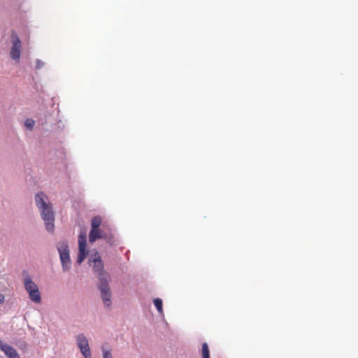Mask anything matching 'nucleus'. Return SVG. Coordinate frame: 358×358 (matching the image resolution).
Returning <instances> with one entry per match:
<instances>
[{
    "label": "nucleus",
    "mask_w": 358,
    "mask_h": 358,
    "mask_svg": "<svg viewBox=\"0 0 358 358\" xmlns=\"http://www.w3.org/2000/svg\"><path fill=\"white\" fill-rule=\"evenodd\" d=\"M97 255V257L93 259V268L96 273L99 280V289L101 292V296L106 307H109L111 305V293L108 287L109 275L103 270V264L101 257Z\"/></svg>",
    "instance_id": "f257e3e1"
},
{
    "label": "nucleus",
    "mask_w": 358,
    "mask_h": 358,
    "mask_svg": "<svg viewBox=\"0 0 358 358\" xmlns=\"http://www.w3.org/2000/svg\"><path fill=\"white\" fill-rule=\"evenodd\" d=\"M46 196L43 193H38L35 196L37 207L40 209L42 219L45 222L46 229L52 232L54 230V213L50 203L45 202Z\"/></svg>",
    "instance_id": "f03ea898"
},
{
    "label": "nucleus",
    "mask_w": 358,
    "mask_h": 358,
    "mask_svg": "<svg viewBox=\"0 0 358 358\" xmlns=\"http://www.w3.org/2000/svg\"><path fill=\"white\" fill-rule=\"evenodd\" d=\"M57 250L59 253L63 270L66 271L70 268L71 264L67 243L64 241L59 243L57 245Z\"/></svg>",
    "instance_id": "7ed1b4c3"
},
{
    "label": "nucleus",
    "mask_w": 358,
    "mask_h": 358,
    "mask_svg": "<svg viewBox=\"0 0 358 358\" xmlns=\"http://www.w3.org/2000/svg\"><path fill=\"white\" fill-rule=\"evenodd\" d=\"M11 42L10 57L14 60H19L21 55V41L14 32L11 34Z\"/></svg>",
    "instance_id": "20e7f679"
},
{
    "label": "nucleus",
    "mask_w": 358,
    "mask_h": 358,
    "mask_svg": "<svg viewBox=\"0 0 358 358\" xmlns=\"http://www.w3.org/2000/svg\"><path fill=\"white\" fill-rule=\"evenodd\" d=\"M78 245L79 253L77 259V262L80 264L85 259L86 255L88 252L87 250V239L85 233L80 234L78 237Z\"/></svg>",
    "instance_id": "39448f33"
},
{
    "label": "nucleus",
    "mask_w": 358,
    "mask_h": 358,
    "mask_svg": "<svg viewBox=\"0 0 358 358\" xmlns=\"http://www.w3.org/2000/svg\"><path fill=\"white\" fill-rule=\"evenodd\" d=\"M77 345L85 358H91V352L89 342L83 334H79L76 337Z\"/></svg>",
    "instance_id": "423d86ee"
},
{
    "label": "nucleus",
    "mask_w": 358,
    "mask_h": 358,
    "mask_svg": "<svg viewBox=\"0 0 358 358\" xmlns=\"http://www.w3.org/2000/svg\"><path fill=\"white\" fill-rule=\"evenodd\" d=\"M99 238L106 239L108 242H110L113 237L110 233L103 232L99 228H98V229H94V233L93 236L91 235V231L90 232L89 241L90 243H94V241Z\"/></svg>",
    "instance_id": "0eeeda50"
},
{
    "label": "nucleus",
    "mask_w": 358,
    "mask_h": 358,
    "mask_svg": "<svg viewBox=\"0 0 358 358\" xmlns=\"http://www.w3.org/2000/svg\"><path fill=\"white\" fill-rule=\"evenodd\" d=\"M0 349L3 351L8 358H20L19 354L12 346L3 343L0 340Z\"/></svg>",
    "instance_id": "6e6552de"
},
{
    "label": "nucleus",
    "mask_w": 358,
    "mask_h": 358,
    "mask_svg": "<svg viewBox=\"0 0 358 358\" xmlns=\"http://www.w3.org/2000/svg\"><path fill=\"white\" fill-rule=\"evenodd\" d=\"M102 222L101 217L99 216L94 217L91 220V235L93 236L94 233V229H98L101 226Z\"/></svg>",
    "instance_id": "1a4fd4ad"
},
{
    "label": "nucleus",
    "mask_w": 358,
    "mask_h": 358,
    "mask_svg": "<svg viewBox=\"0 0 358 358\" xmlns=\"http://www.w3.org/2000/svg\"><path fill=\"white\" fill-rule=\"evenodd\" d=\"M24 287L28 293L38 288L37 285L29 276L24 279Z\"/></svg>",
    "instance_id": "9d476101"
},
{
    "label": "nucleus",
    "mask_w": 358,
    "mask_h": 358,
    "mask_svg": "<svg viewBox=\"0 0 358 358\" xmlns=\"http://www.w3.org/2000/svg\"><path fill=\"white\" fill-rule=\"evenodd\" d=\"M30 299L34 303H39L41 301V293L38 290V287L34 290L29 292Z\"/></svg>",
    "instance_id": "9b49d317"
},
{
    "label": "nucleus",
    "mask_w": 358,
    "mask_h": 358,
    "mask_svg": "<svg viewBox=\"0 0 358 358\" xmlns=\"http://www.w3.org/2000/svg\"><path fill=\"white\" fill-rule=\"evenodd\" d=\"M153 303L157 308L159 313L162 314L163 313V305H162V300L159 298L155 299L153 301Z\"/></svg>",
    "instance_id": "f8f14e48"
},
{
    "label": "nucleus",
    "mask_w": 358,
    "mask_h": 358,
    "mask_svg": "<svg viewBox=\"0 0 358 358\" xmlns=\"http://www.w3.org/2000/svg\"><path fill=\"white\" fill-rule=\"evenodd\" d=\"M202 358H210V351L206 343L202 344Z\"/></svg>",
    "instance_id": "ddd939ff"
},
{
    "label": "nucleus",
    "mask_w": 358,
    "mask_h": 358,
    "mask_svg": "<svg viewBox=\"0 0 358 358\" xmlns=\"http://www.w3.org/2000/svg\"><path fill=\"white\" fill-rule=\"evenodd\" d=\"M34 124H35V122L32 119H27V120H26V121L24 122L25 127L27 128H28L29 129H32V128L34 126Z\"/></svg>",
    "instance_id": "4468645a"
},
{
    "label": "nucleus",
    "mask_w": 358,
    "mask_h": 358,
    "mask_svg": "<svg viewBox=\"0 0 358 358\" xmlns=\"http://www.w3.org/2000/svg\"><path fill=\"white\" fill-rule=\"evenodd\" d=\"M103 358H112L110 351L103 349Z\"/></svg>",
    "instance_id": "2eb2a0df"
},
{
    "label": "nucleus",
    "mask_w": 358,
    "mask_h": 358,
    "mask_svg": "<svg viewBox=\"0 0 358 358\" xmlns=\"http://www.w3.org/2000/svg\"><path fill=\"white\" fill-rule=\"evenodd\" d=\"M43 66V62H41V61H40V60H37V61H36V69H40V68H41Z\"/></svg>",
    "instance_id": "dca6fc26"
},
{
    "label": "nucleus",
    "mask_w": 358,
    "mask_h": 358,
    "mask_svg": "<svg viewBox=\"0 0 358 358\" xmlns=\"http://www.w3.org/2000/svg\"><path fill=\"white\" fill-rule=\"evenodd\" d=\"M4 301V296L0 294V303H2Z\"/></svg>",
    "instance_id": "f3484780"
}]
</instances>
